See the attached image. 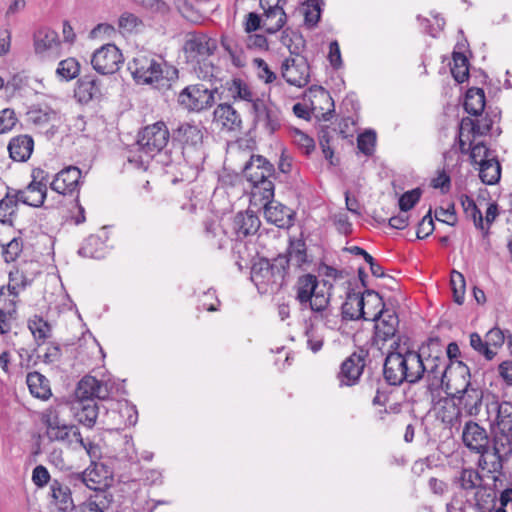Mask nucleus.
I'll use <instances>...</instances> for the list:
<instances>
[{
	"mask_svg": "<svg viewBox=\"0 0 512 512\" xmlns=\"http://www.w3.org/2000/svg\"><path fill=\"white\" fill-rule=\"evenodd\" d=\"M444 376V393L455 413L444 416L443 422L455 426L461 424L463 416L477 418L484 404L485 391L471 380L470 368L465 363H457Z\"/></svg>",
	"mask_w": 512,
	"mask_h": 512,
	"instance_id": "f257e3e1",
	"label": "nucleus"
},
{
	"mask_svg": "<svg viewBox=\"0 0 512 512\" xmlns=\"http://www.w3.org/2000/svg\"><path fill=\"white\" fill-rule=\"evenodd\" d=\"M383 376L391 386H400L404 382H420L423 379L421 353L401 347L398 341H394L384 361Z\"/></svg>",
	"mask_w": 512,
	"mask_h": 512,
	"instance_id": "f03ea898",
	"label": "nucleus"
},
{
	"mask_svg": "<svg viewBox=\"0 0 512 512\" xmlns=\"http://www.w3.org/2000/svg\"><path fill=\"white\" fill-rule=\"evenodd\" d=\"M127 68L137 84L157 89L170 87L178 79V69L154 53H138Z\"/></svg>",
	"mask_w": 512,
	"mask_h": 512,
	"instance_id": "7ed1b4c3",
	"label": "nucleus"
},
{
	"mask_svg": "<svg viewBox=\"0 0 512 512\" xmlns=\"http://www.w3.org/2000/svg\"><path fill=\"white\" fill-rule=\"evenodd\" d=\"M289 257L277 255L272 259L259 258L251 268V280L261 294L278 293L286 284Z\"/></svg>",
	"mask_w": 512,
	"mask_h": 512,
	"instance_id": "20e7f679",
	"label": "nucleus"
},
{
	"mask_svg": "<svg viewBox=\"0 0 512 512\" xmlns=\"http://www.w3.org/2000/svg\"><path fill=\"white\" fill-rule=\"evenodd\" d=\"M217 48L216 41L203 33H190L186 39L183 52L187 64H189L197 76L201 79H209L214 76L215 66L210 61Z\"/></svg>",
	"mask_w": 512,
	"mask_h": 512,
	"instance_id": "39448f33",
	"label": "nucleus"
},
{
	"mask_svg": "<svg viewBox=\"0 0 512 512\" xmlns=\"http://www.w3.org/2000/svg\"><path fill=\"white\" fill-rule=\"evenodd\" d=\"M204 128L200 125L183 123L173 132V140L181 144L183 161L191 168H198L204 161Z\"/></svg>",
	"mask_w": 512,
	"mask_h": 512,
	"instance_id": "423d86ee",
	"label": "nucleus"
},
{
	"mask_svg": "<svg viewBox=\"0 0 512 512\" xmlns=\"http://www.w3.org/2000/svg\"><path fill=\"white\" fill-rule=\"evenodd\" d=\"M487 421L494 438L505 442L512 452V402L500 401L496 395L485 402Z\"/></svg>",
	"mask_w": 512,
	"mask_h": 512,
	"instance_id": "0eeeda50",
	"label": "nucleus"
},
{
	"mask_svg": "<svg viewBox=\"0 0 512 512\" xmlns=\"http://www.w3.org/2000/svg\"><path fill=\"white\" fill-rule=\"evenodd\" d=\"M294 290L302 309L309 308L313 312L323 313L330 302V294L319 288L318 279L313 274L299 276Z\"/></svg>",
	"mask_w": 512,
	"mask_h": 512,
	"instance_id": "6e6552de",
	"label": "nucleus"
},
{
	"mask_svg": "<svg viewBox=\"0 0 512 512\" xmlns=\"http://www.w3.org/2000/svg\"><path fill=\"white\" fill-rule=\"evenodd\" d=\"M418 353H421L423 376L439 378L443 391L448 369L458 362L447 363V359L438 339H429L427 346H422Z\"/></svg>",
	"mask_w": 512,
	"mask_h": 512,
	"instance_id": "1a4fd4ad",
	"label": "nucleus"
},
{
	"mask_svg": "<svg viewBox=\"0 0 512 512\" xmlns=\"http://www.w3.org/2000/svg\"><path fill=\"white\" fill-rule=\"evenodd\" d=\"M66 480L73 488L85 486L90 490L100 491L108 488L112 482L111 468L95 460L81 473H71Z\"/></svg>",
	"mask_w": 512,
	"mask_h": 512,
	"instance_id": "9d476101",
	"label": "nucleus"
},
{
	"mask_svg": "<svg viewBox=\"0 0 512 512\" xmlns=\"http://www.w3.org/2000/svg\"><path fill=\"white\" fill-rule=\"evenodd\" d=\"M169 137V130L163 121L147 125L138 133L137 150L147 158H153L166 147Z\"/></svg>",
	"mask_w": 512,
	"mask_h": 512,
	"instance_id": "9b49d317",
	"label": "nucleus"
},
{
	"mask_svg": "<svg viewBox=\"0 0 512 512\" xmlns=\"http://www.w3.org/2000/svg\"><path fill=\"white\" fill-rule=\"evenodd\" d=\"M177 102L188 112H200L213 106L214 90L201 83L188 85L178 94Z\"/></svg>",
	"mask_w": 512,
	"mask_h": 512,
	"instance_id": "f8f14e48",
	"label": "nucleus"
},
{
	"mask_svg": "<svg viewBox=\"0 0 512 512\" xmlns=\"http://www.w3.org/2000/svg\"><path fill=\"white\" fill-rule=\"evenodd\" d=\"M32 181L23 190H16L20 196V202L31 206L41 207L47 195L48 172L41 168L32 170Z\"/></svg>",
	"mask_w": 512,
	"mask_h": 512,
	"instance_id": "ddd939ff",
	"label": "nucleus"
},
{
	"mask_svg": "<svg viewBox=\"0 0 512 512\" xmlns=\"http://www.w3.org/2000/svg\"><path fill=\"white\" fill-rule=\"evenodd\" d=\"M368 320L375 322L372 337L374 345L381 348L388 340L395 337L398 330L399 319L394 312L390 313L380 309L370 314V319Z\"/></svg>",
	"mask_w": 512,
	"mask_h": 512,
	"instance_id": "4468645a",
	"label": "nucleus"
},
{
	"mask_svg": "<svg viewBox=\"0 0 512 512\" xmlns=\"http://www.w3.org/2000/svg\"><path fill=\"white\" fill-rule=\"evenodd\" d=\"M493 485L491 487L492 493L486 495L490 498V504L483 497L477 500L475 506L479 510H487V512H507V508L512 509V487H502V480L498 476H492Z\"/></svg>",
	"mask_w": 512,
	"mask_h": 512,
	"instance_id": "2eb2a0df",
	"label": "nucleus"
},
{
	"mask_svg": "<svg viewBox=\"0 0 512 512\" xmlns=\"http://www.w3.org/2000/svg\"><path fill=\"white\" fill-rule=\"evenodd\" d=\"M124 58L115 44H105L97 49L91 58L93 68L102 75L113 74L119 70Z\"/></svg>",
	"mask_w": 512,
	"mask_h": 512,
	"instance_id": "dca6fc26",
	"label": "nucleus"
},
{
	"mask_svg": "<svg viewBox=\"0 0 512 512\" xmlns=\"http://www.w3.org/2000/svg\"><path fill=\"white\" fill-rule=\"evenodd\" d=\"M511 453L508 451L506 443L498 440L496 437L493 441L492 452L488 451L487 454H479L477 467L500 478L503 475L504 462L508 460V456Z\"/></svg>",
	"mask_w": 512,
	"mask_h": 512,
	"instance_id": "f3484780",
	"label": "nucleus"
},
{
	"mask_svg": "<svg viewBox=\"0 0 512 512\" xmlns=\"http://www.w3.org/2000/svg\"><path fill=\"white\" fill-rule=\"evenodd\" d=\"M368 352L360 349L346 358L337 375L340 386H353L358 383L365 367V359Z\"/></svg>",
	"mask_w": 512,
	"mask_h": 512,
	"instance_id": "a211bd4d",
	"label": "nucleus"
},
{
	"mask_svg": "<svg viewBox=\"0 0 512 512\" xmlns=\"http://www.w3.org/2000/svg\"><path fill=\"white\" fill-rule=\"evenodd\" d=\"M462 441L470 451L477 454H487L490 450V440L486 429L473 420H468L464 424Z\"/></svg>",
	"mask_w": 512,
	"mask_h": 512,
	"instance_id": "6ab92c4d",
	"label": "nucleus"
},
{
	"mask_svg": "<svg viewBox=\"0 0 512 512\" xmlns=\"http://www.w3.org/2000/svg\"><path fill=\"white\" fill-rule=\"evenodd\" d=\"M43 423L46 426V435L50 441L71 443L72 436L77 439L80 437V431L75 425H67L59 419L55 412H49L44 415Z\"/></svg>",
	"mask_w": 512,
	"mask_h": 512,
	"instance_id": "aec40b11",
	"label": "nucleus"
},
{
	"mask_svg": "<svg viewBox=\"0 0 512 512\" xmlns=\"http://www.w3.org/2000/svg\"><path fill=\"white\" fill-rule=\"evenodd\" d=\"M286 0H259L260 7L264 10L263 27L268 34L280 31L287 21L283 5Z\"/></svg>",
	"mask_w": 512,
	"mask_h": 512,
	"instance_id": "412c9836",
	"label": "nucleus"
},
{
	"mask_svg": "<svg viewBox=\"0 0 512 512\" xmlns=\"http://www.w3.org/2000/svg\"><path fill=\"white\" fill-rule=\"evenodd\" d=\"M309 64L303 57L286 59L282 64V76L287 83L296 87H304L310 79Z\"/></svg>",
	"mask_w": 512,
	"mask_h": 512,
	"instance_id": "4be33fe9",
	"label": "nucleus"
},
{
	"mask_svg": "<svg viewBox=\"0 0 512 512\" xmlns=\"http://www.w3.org/2000/svg\"><path fill=\"white\" fill-rule=\"evenodd\" d=\"M60 481L52 479L50 484V504L57 509L58 512H71L75 508L74 500L72 497L71 487L68 481Z\"/></svg>",
	"mask_w": 512,
	"mask_h": 512,
	"instance_id": "5701e85b",
	"label": "nucleus"
},
{
	"mask_svg": "<svg viewBox=\"0 0 512 512\" xmlns=\"http://www.w3.org/2000/svg\"><path fill=\"white\" fill-rule=\"evenodd\" d=\"M81 177L82 172L78 167L68 166L55 175L50 188L62 195L72 194L79 189Z\"/></svg>",
	"mask_w": 512,
	"mask_h": 512,
	"instance_id": "b1692460",
	"label": "nucleus"
},
{
	"mask_svg": "<svg viewBox=\"0 0 512 512\" xmlns=\"http://www.w3.org/2000/svg\"><path fill=\"white\" fill-rule=\"evenodd\" d=\"M252 111L255 115V121L262 123L269 133H274L280 127V112L272 103L256 98L253 101Z\"/></svg>",
	"mask_w": 512,
	"mask_h": 512,
	"instance_id": "393cba45",
	"label": "nucleus"
},
{
	"mask_svg": "<svg viewBox=\"0 0 512 512\" xmlns=\"http://www.w3.org/2000/svg\"><path fill=\"white\" fill-rule=\"evenodd\" d=\"M246 179L252 184L259 183L266 177H274V165L261 155H252L243 168Z\"/></svg>",
	"mask_w": 512,
	"mask_h": 512,
	"instance_id": "a878e982",
	"label": "nucleus"
},
{
	"mask_svg": "<svg viewBox=\"0 0 512 512\" xmlns=\"http://www.w3.org/2000/svg\"><path fill=\"white\" fill-rule=\"evenodd\" d=\"M78 400H88L97 398L104 400L108 397L107 386L93 376L86 375L78 383L76 391Z\"/></svg>",
	"mask_w": 512,
	"mask_h": 512,
	"instance_id": "bb28decb",
	"label": "nucleus"
},
{
	"mask_svg": "<svg viewBox=\"0 0 512 512\" xmlns=\"http://www.w3.org/2000/svg\"><path fill=\"white\" fill-rule=\"evenodd\" d=\"M264 215L268 222L279 228H289L294 222L293 211L279 202L272 201V199L265 203Z\"/></svg>",
	"mask_w": 512,
	"mask_h": 512,
	"instance_id": "cd10ccee",
	"label": "nucleus"
},
{
	"mask_svg": "<svg viewBox=\"0 0 512 512\" xmlns=\"http://www.w3.org/2000/svg\"><path fill=\"white\" fill-rule=\"evenodd\" d=\"M452 484L466 494L483 488V476L478 469L461 467L452 479Z\"/></svg>",
	"mask_w": 512,
	"mask_h": 512,
	"instance_id": "c85d7f7f",
	"label": "nucleus"
},
{
	"mask_svg": "<svg viewBox=\"0 0 512 512\" xmlns=\"http://www.w3.org/2000/svg\"><path fill=\"white\" fill-rule=\"evenodd\" d=\"M259 217L253 211L238 212L232 223L237 240H242L249 235H254L260 228Z\"/></svg>",
	"mask_w": 512,
	"mask_h": 512,
	"instance_id": "c756f323",
	"label": "nucleus"
},
{
	"mask_svg": "<svg viewBox=\"0 0 512 512\" xmlns=\"http://www.w3.org/2000/svg\"><path fill=\"white\" fill-rule=\"evenodd\" d=\"M214 121L227 131H239L242 128V119L238 111L230 104H219L214 112Z\"/></svg>",
	"mask_w": 512,
	"mask_h": 512,
	"instance_id": "7c9ffc66",
	"label": "nucleus"
},
{
	"mask_svg": "<svg viewBox=\"0 0 512 512\" xmlns=\"http://www.w3.org/2000/svg\"><path fill=\"white\" fill-rule=\"evenodd\" d=\"M74 96L78 102L87 104L101 96L100 82L92 75H84L77 81Z\"/></svg>",
	"mask_w": 512,
	"mask_h": 512,
	"instance_id": "2f4dec72",
	"label": "nucleus"
},
{
	"mask_svg": "<svg viewBox=\"0 0 512 512\" xmlns=\"http://www.w3.org/2000/svg\"><path fill=\"white\" fill-rule=\"evenodd\" d=\"M7 149L13 161L26 162L33 153L34 140L27 134L17 135L10 139Z\"/></svg>",
	"mask_w": 512,
	"mask_h": 512,
	"instance_id": "473e14b6",
	"label": "nucleus"
},
{
	"mask_svg": "<svg viewBox=\"0 0 512 512\" xmlns=\"http://www.w3.org/2000/svg\"><path fill=\"white\" fill-rule=\"evenodd\" d=\"M341 308L344 320L370 319L369 311L365 310V298L361 293H348Z\"/></svg>",
	"mask_w": 512,
	"mask_h": 512,
	"instance_id": "72a5a7b5",
	"label": "nucleus"
},
{
	"mask_svg": "<svg viewBox=\"0 0 512 512\" xmlns=\"http://www.w3.org/2000/svg\"><path fill=\"white\" fill-rule=\"evenodd\" d=\"M26 115L27 121L34 125L35 128L44 129L50 126V128L46 130V134L50 135V137L55 134L54 125H51V122L56 118V112L48 106H33L28 110Z\"/></svg>",
	"mask_w": 512,
	"mask_h": 512,
	"instance_id": "f704fd0d",
	"label": "nucleus"
},
{
	"mask_svg": "<svg viewBox=\"0 0 512 512\" xmlns=\"http://www.w3.org/2000/svg\"><path fill=\"white\" fill-rule=\"evenodd\" d=\"M73 410L80 424L92 428L96 423L100 407L94 399L78 400L74 403Z\"/></svg>",
	"mask_w": 512,
	"mask_h": 512,
	"instance_id": "c9c22d12",
	"label": "nucleus"
},
{
	"mask_svg": "<svg viewBox=\"0 0 512 512\" xmlns=\"http://www.w3.org/2000/svg\"><path fill=\"white\" fill-rule=\"evenodd\" d=\"M26 383L35 398L48 400L52 396L50 382L43 374L37 371L28 373Z\"/></svg>",
	"mask_w": 512,
	"mask_h": 512,
	"instance_id": "e433bc0d",
	"label": "nucleus"
},
{
	"mask_svg": "<svg viewBox=\"0 0 512 512\" xmlns=\"http://www.w3.org/2000/svg\"><path fill=\"white\" fill-rule=\"evenodd\" d=\"M28 328L33 335L37 347L45 344L52 336V326L42 316L34 315L28 320Z\"/></svg>",
	"mask_w": 512,
	"mask_h": 512,
	"instance_id": "4c0bfd02",
	"label": "nucleus"
},
{
	"mask_svg": "<svg viewBox=\"0 0 512 512\" xmlns=\"http://www.w3.org/2000/svg\"><path fill=\"white\" fill-rule=\"evenodd\" d=\"M59 44L57 32L50 28H41L34 34V48L37 54L56 49Z\"/></svg>",
	"mask_w": 512,
	"mask_h": 512,
	"instance_id": "58836bf2",
	"label": "nucleus"
},
{
	"mask_svg": "<svg viewBox=\"0 0 512 512\" xmlns=\"http://www.w3.org/2000/svg\"><path fill=\"white\" fill-rule=\"evenodd\" d=\"M289 257V262L294 261L298 268H303L304 265H308L312 262L307 254V245L303 238L290 239L286 253Z\"/></svg>",
	"mask_w": 512,
	"mask_h": 512,
	"instance_id": "ea45409f",
	"label": "nucleus"
},
{
	"mask_svg": "<svg viewBox=\"0 0 512 512\" xmlns=\"http://www.w3.org/2000/svg\"><path fill=\"white\" fill-rule=\"evenodd\" d=\"M479 177L484 184H496L501 177V165L499 161L495 157L491 159H481L479 161Z\"/></svg>",
	"mask_w": 512,
	"mask_h": 512,
	"instance_id": "a19ab883",
	"label": "nucleus"
},
{
	"mask_svg": "<svg viewBox=\"0 0 512 512\" xmlns=\"http://www.w3.org/2000/svg\"><path fill=\"white\" fill-rule=\"evenodd\" d=\"M485 108V93L482 88L472 87L467 90L464 109L473 116L480 115Z\"/></svg>",
	"mask_w": 512,
	"mask_h": 512,
	"instance_id": "79ce46f5",
	"label": "nucleus"
},
{
	"mask_svg": "<svg viewBox=\"0 0 512 512\" xmlns=\"http://www.w3.org/2000/svg\"><path fill=\"white\" fill-rule=\"evenodd\" d=\"M18 202H20V196L16 190L13 193L9 190L0 200V222L2 224L12 225V218L16 214Z\"/></svg>",
	"mask_w": 512,
	"mask_h": 512,
	"instance_id": "37998d69",
	"label": "nucleus"
},
{
	"mask_svg": "<svg viewBox=\"0 0 512 512\" xmlns=\"http://www.w3.org/2000/svg\"><path fill=\"white\" fill-rule=\"evenodd\" d=\"M281 43L288 48L290 54L299 56L306 46V41L301 33L287 28L282 31Z\"/></svg>",
	"mask_w": 512,
	"mask_h": 512,
	"instance_id": "c03bdc74",
	"label": "nucleus"
},
{
	"mask_svg": "<svg viewBox=\"0 0 512 512\" xmlns=\"http://www.w3.org/2000/svg\"><path fill=\"white\" fill-rule=\"evenodd\" d=\"M226 87L229 92V95L233 99L244 100L250 102L252 105L253 101L256 100L249 85L241 78H234L230 81H227Z\"/></svg>",
	"mask_w": 512,
	"mask_h": 512,
	"instance_id": "a18cd8bd",
	"label": "nucleus"
},
{
	"mask_svg": "<svg viewBox=\"0 0 512 512\" xmlns=\"http://www.w3.org/2000/svg\"><path fill=\"white\" fill-rule=\"evenodd\" d=\"M451 74L458 83L465 82L469 77V61L461 52H453Z\"/></svg>",
	"mask_w": 512,
	"mask_h": 512,
	"instance_id": "49530a36",
	"label": "nucleus"
},
{
	"mask_svg": "<svg viewBox=\"0 0 512 512\" xmlns=\"http://www.w3.org/2000/svg\"><path fill=\"white\" fill-rule=\"evenodd\" d=\"M79 255L87 258L100 259L104 256L103 242L100 237L90 235L78 250Z\"/></svg>",
	"mask_w": 512,
	"mask_h": 512,
	"instance_id": "de8ad7c7",
	"label": "nucleus"
},
{
	"mask_svg": "<svg viewBox=\"0 0 512 512\" xmlns=\"http://www.w3.org/2000/svg\"><path fill=\"white\" fill-rule=\"evenodd\" d=\"M461 204L464 210L466 217L471 218L474 222V225L477 229L484 230V222L482 212L476 205L473 198L468 195H463L461 197Z\"/></svg>",
	"mask_w": 512,
	"mask_h": 512,
	"instance_id": "09e8293b",
	"label": "nucleus"
},
{
	"mask_svg": "<svg viewBox=\"0 0 512 512\" xmlns=\"http://www.w3.org/2000/svg\"><path fill=\"white\" fill-rule=\"evenodd\" d=\"M323 5V0H307L304 4V20L309 28H313L318 24Z\"/></svg>",
	"mask_w": 512,
	"mask_h": 512,
	"instance_id": "8fccbe9b",
	"label": "nucleus"
},
{
	"mask_svg": "<svg viewBox=\"0 0 512 512\" xmlns=\"http://www.w3.org/2000/svg\"><path fill=\"white\" fill-rule=\"evenodd\" d=\"M79 72L80 64L72 57L60 61L56 70L57 75L65 81L76 78Z\"/></svg>",
	"mask_w": 512,
	"mask_h": 512,
	"instance_id": "3c124183",
	"label": "nucleus"
},
{
	"mask_svg": "<svg viewBox=\"0 0 512 512\" xmlns=\"http://www.w3.org/2000/svg\"><path fill=\"white\" fill-rule=\"evenodd\" d=\"M470 346L488 361L494 359L497 354L496 351L489 347L487 339L483 341L476 332L470 334Z\"/></svg>",
	"mask_w": 512,
	"mask_h": 512,
	"instance_id": "603ef678",
	"label": "nucleus"
},
{
	"mask_svg": "<svg viewBox=\"0 0 512 512\" xmlns=\"http://www.w3.org/2000/svg\"><path fill=\"white\" fill-rule=\"evenodd\" d=\"M376 144V133L373 130H367L357 138V148L366 156L374 153Z\"/></svg>",
	"mask_w": 512,
	"mask_h": 512,
	"instance_id": "864d4df0",
	"label": "nucleus"
},
{
	"mask_svg": "<svg viewBox=\"0 0 512 512\" xmlns=\"http://www.w3.org/2000/svg\"><path fill=\"white\" fill-rule=\"evenodd\" d=\"M156 156L159 157L158 162L161 163L165 167H173L174 165H182L185 164L183 161L182 151L179 149L176 150H166L165 152H160Z\"/></svg>",
	"mask_w": 512,
	"mask_h": 512,
	"instance_id": "5fc2aeb1",
	"label": "nucleus"
},
{
	"mask_svg": "<svg viewBox=\"0 0 512 512\" xmlns=\"http://www.w3.org/2000/svg\"><path fill=\"white\" fill-rule=\"evenodd\" d=\"M422 194L420 188H415L403 193L399 199V208L402 212L407 213L419 201Z\"/></svg>",
	"mask_w": 512,
	"mask_h": 512,
	"instance_id": "6e6d98bb",
	"label": "nucleus"
},
{
	"mask_svg": "<svg viewBox=\"0 0 512 512\" xmlns=\"http://www.w3.org/2000/svg\"><path fill=\"white\" fill-rule=\"evenodd\" d=\"M22 248V240L19 238H13L6 245H3L2 255L5 262H14L22 252Z\"/></svg>",
	"mask_w": 512,
	"mask_h": 512,
	"instance_id": "4d7b16f0",
	"label": "nucleus"
},
{
	"mask_svg": "<svg viewBox=\"0 0 512 512\" xmlns=\"http://www.w3.org/2000/svg\"><path fill=\"white\" fill-rule=\"evenodd\" d=\"M18 119L15 111L11 108H5L0 111V134L11 131L16 125Z\"/></svg>",
	"mask_w": 512,
	"mask_h": 512,
	"instance_id": "13d9d810",
	"label": "nucleus"
},
{
	"mask_svg": "<svg viewBox=\"0 0 512 512\" xmlns=\"http://www.w3.org/2000/svg\"><path fill=\"white\" fill-rule=\"evenodd\" d=\"M134 3L141 5L155 13L166 15L170 12L169 5L164 0H132Z\"/></svg>",
	"mask_w": 512,
	"mask_h": 512,
	"instance_id": "bf43d9fd",
	"label": "nucleus"
},
{
	"mask_svg": "<svg viewBox=\"0 0 512 512\" xmlns=\"http://www.w3.org/2000/svg\"><path fill=\"white\" fill-rule=\"evenodd\" d=\"M431 214L432 210L430 208L427 214L423 216L422 220L418 223L416 231V236L418 239H424L434 231V221Z\"/></svg>",
	"mask_w": 512,
	"mask_h": 512,
	"instance_id": "052dcab7",
	"label": "nucleus"
},
{
	"mask_svg": "<svg viewBox=\"0 0 512 512\" xmlns=\"http://www.w3.org/2000/svg\"><path fill=\"white\" fill-rule=\"evenodd\" d=\"M51 476L48 469L43 465H37L32 471V482L38 488L45 487L48 483L51 484Z\"/></svg>",
	"mask_w": 512,
	"mask_h": 512,
	"instance_id": "680f3d73",
	"label": "nucleus"
},
{
	"mask_svg": "<svg viewBox=\"0 0 512 512\" xmlns=\"http://www.w3.org/2000/svg\"><path fill=\"white\" fill-rule=\"evenodd\" d=\"M435 218L437 221L446 223L450 226H454L457 222L454 205L451 204L447 208H437L435 210Z\"/></svg>",
	"mask_w": 512,
	"mask_h": 512,
	"instance_id": "e2e57ef3",
	"label": "nucleus"
},
{
	"mask_svg": "<svg viewBox=\"0 0 512 512\" xmlns=\"http://www.w3.org/2000/svg\"><path fill=\"white\" fill-rule=\"evenodd\" d=\"M486 339L490 348H499L507 340V331L494 327L487 332Z\"/></svg>",
	"mask_w": 512,
	"mask_h": 512,
	"instance_id": "0e129e2a",
	"label": "nucleus"
},
{
	"mask_svg": "<svg viewBox=\"0 0 512 512\" xmlns=\"http://www.w3.org/2000/svg\"><path fill=\"white\" fill-rule=\"evenodd\" d=\"M271 177H266L253 185V187L257 190L256 193L261 195L262 200L269 201L274 197V183L270 179Z\"/></svg>",
	"mask_w": 512,
	"mask_h": 512,
	"instance_id": "69168bd1",
	"label": "nucleus"
},
{
	"mask_svg": "<svg viewBox=\"0 0 512 512\" xmlns=\"http://www.w3.org/2000/svg\"><path fill=\"white\" fill-rule=\"evenodd\" d=\"M140 24L142 21L130 12H124L118 20L119 28L126 32H132Z\"/></svg>",
	"mask_w": 512,
	"mask_h": 512,
	"instance_id": "338daca9",
	"label": "nucleus"
},
{
	"mask_svg": "<svg viewBox=\"0 0 512 512\" xmlns=\"http://www.w3.org/2000/svg\"><path fill=\"white\" fill-rule=\"evenodd\" d=\"M41 357L46 364L58 362L62 357L61 346L56 342H49L45 353Z\"/></svg>",
	"mask_w": 512,
	"mask_h": 512,
	"instance_id": "774afa93",
	"label": "nucleus"
}]
</instances>
